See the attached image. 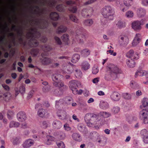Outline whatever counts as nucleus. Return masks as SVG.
I'll list each match as a JSON object with an SVG mask.
<instances>
[{
    "label": "nucleus",
    "instance_id": "nucleus-1",
    "mask_svg": "<svg viewBox=\"0 0 148 148\" xmlns=\"http://www.w3.org/2000/svg\"><path fill=\"white\" fill-rule=\"evenodd\" d=\"M100 116L91 113H88L86 114L84 120L88 125L91 127L92 124H95V122L99 121Z\"/></svg>",
    "mask_w": 148,
    "mask_h": 148
},
{
    "label": "nucleus",
    "instance_id": "nucleus-2",
    "mask_svg": "<svg viewBox=\"0 0 148 148\" xmlns=\"http://www.w3.org/2000/svg\"><path fill=\"white\" fill-rule=\"evenodd\" d=\"M40 33L37 31L36 28H32L29 30L27 34L28 38H31L32 41V43L33 47H36L38 45V42L35 40V38H38L40 36Z\"/></svg>",
    "mask_w": 148,
    "mask_h": 148
},
{
    "label": "nucleus",
    "instance_id": "nucleus-3",
    "mask_svg": "<svg viewBox=\"0 0 148 148\" xmlns=\"http://www.w3.org/2000/svg\"><path fill=\"white\" fill-rule=\"evenodd\" d=\"M114 12V8L109 5L105 6L102 11V14L103 17L109 20L113 19Z\"/></svg>",
    "mask_w": 148,
    "mask_h": 148
},
{
    "label": "nucleus",
    "instance_id": "nucleus-4",
    "mask_svg": "<svg viewBox=\"0 0 148 148\" xmlns=\"http://www.w3.org/2000/svg\"><path fill=\"white\" fill-rule=\"evenodd\" d=\"M80 84L79 82L76 80H72L69 82V87L74 94L81 95L82 93L83 90H82L80 89L78 91L77 88Z\"/></svg>",
    "mask_w": 148,
    "mask_h": 148
},
{
    "label": "nucleus",
    "instance_id": "nucleus-5",
    "mask_svg": "<svg viewBox=\"0 0 148 148\" xmlns=\"http://www.w3.org/2000/svg\"><path fill=\"white\" fill-rule=\"evenodd\" d=\"M108 70L113 74H116L118 73H121L122 71L120 69L117 67L116 66L113 64H110L108 67Z\"/></svg>",
    "mask_w": 148,
    "mask_h": 148
},
{
    "label": "nucleus",
    "instance_id": "nucleus-6",
    "mask_svg": "<svg viewBox=\"0 0 148 148\" xmlns=\"http://www.w3.org/2000/svg\"><path fill=\"white\" fill-rule=\"evenodd\" d=\"M139 115L143 119L144 123H148V110L143 109L140 112Z\"/></svg>",
    "mask_w": 148,
    "mask_h": 148
},
{
    "label": "nucleus",
    "instance_id": "nucleus-7",
    "mask_svg": "<svg viewBox=\"0 0 148 148\" xmlns=\"http://www.w3.org/2000/svg\"><path fill=\"white\" fill-rule=\"evenodd\" d=\"M144 75H145L146 77L148 79V73L145 70L139 69L136 72L135 77L136 78L138 76H142ZM143 83L148 84V81L144 82Z\"/></svg>",
    "mask_w": 148,
    "mask_h": 148
},
{
    "label": "nucleus",
    "instance_id": "nucleus-8",
    "mask_svg": "<svg viewBox=\"0 0 148 148\" xmlns=\"http://www.w3.org/2000/svg\"><path fill=\"white\" fill-rule=\"evenodd\" d=\"M142 21H135L132 23V28L135 31H140L142 28Z\"/></svg>",
    "mask_w": 148,
    "mask_h": 148
},
{
    "label": "nucleus",
    "instance_id": "nucleus-9",
    "mask_svg": "<svg viewBox=\"0 0 148 148\" xmlns=\"http://www.w3.org/2000/svg\"><path fill=\"white\" fill-rule=\"evenodd\" d=\"M116 77L117 75L116 74H113L108 70L107 73L105 75V79L106 80L109 81L114 80Z\"/></svg>",
    "mask_w": 148,
    "mask_h": 148
},
{
    "label": "nucleus",
    "instance_id": "nucleus-10",
    "mask_svg": "<svg viewBox=\"0 0 148 148\" xmlns=\"http://www.w3.org/2000/svg\"><path fill=\"white\" fill-rule=\"evenodd\" d=\"M17 117L18 120L20 122H23L27 119L26 114L22 112H20L18 113L17 114Z\"/></svg>",
    "mask_w": 148,
    "mask_h": 148
},
{
    "label": "nucleus",
    "instance_id": "nucleus-11",
    "mask_svg": "<svg viewBox=\"0 0 148 148\" xmlns=\"http://www.w3.org/2000/svg\"><path fill=\"white\" fill-rule=\"evenodd\" d=\"M53 84L55 86L59 88L63 87V88L66 89L68 88L67 86L64 85V82L61 81L59 82H53Z\"/></svg>",
    "mask_w": 148,
    "mask_h": 148
},
{
    "label": "nucleus",
    "instance_id": "nucleus-12",
    "mask_svg": "<svg viewBox=\"0 0 148 148\" xmlns=\"http://www.w3.org/2000/svg\"><path fill=\"white\" fill-rule=\"evenodd\" d=\"M57 115L60 119L64 120L66 118V113L63 110L58 111L57 112Z\"/></svg>",
    "mask_w": 148,
    "mask_h": 148
},
{
    "label": "nucleus",
    "instance_id": "nucleus-13",
    "mask_svg": "<svg viewBox=\"0 0 148 148\" xmlns=\"http://www.w3.org/2000/svg\"><path fill=\"white\" fill-rule=\"evenodd\" d=\"M34 141L32 139H29L26 140L24 143L23 146L24 148H29L34 144Z\"/></svg>",
    "mask_w": 148,
    "mask_h": 148
},
{
    "label": "nucleus",
    "instance_id": "nucleus-14",
    "mask_svg": "<svg viewBox=\"0 0 148 148\" xmlns=\"http://www.w3.org/2000/svg\"><path fill=\"white\" fill-rule=\"evenodd\" d=\"M119 42L122 45H127L128 43L129 39L127 36H123L121 37L119 40Z\"/></svg>",
    "mask_w": 148,
    "mask_h": 148
},
{
    "label": "nucleus",
    "instance_id": "nucleus-15",
    "mask_svg": "<svg viewBox=\"0 0 148 148\" xmlns=\"http://www.w3.org/2000/svg\"><path fill=\"white\" fill-rule=\"evenodd\" d=\"M110 97L114 101H119L120 98V95L119 93L116 92H113L110 96Z\"/></svg>",
    "mask_w": 148,
    "mask_h": 148
},
{
    "label": "nucleus",
    "instance_id": "nucleus-16",
    "mask_svg": "<svg viewBox=\"0 0 148 148\" xmlns=\"http://www.w3.org/2000/svg\"><path fill=\"white\" fill-rule=\"evenodd\" d=\"M72 137L75 140L80 142L82 140V137L80 134L77 133H73L72 135Z\"/></svg>",
    "mask_w": 148,
    "mask_h": 148
},
{
    "label": "nucleus",
    "instance_id": "nucleus-17",
    "mask_svg": "<svg viewBox=\"0 0 148 148\" xmlns=\"http://www.w3.org/2000/svg\"><path fill=\"white\" fill-rule=\"evenodd\" d=\"M48 114L47 110L42 108L39 109L38 112V115L41 117H44Z\"/></svg>",
    "mask_w": 148,
    "mask_h": 148
},
{
    "label": "nucleus",
    "instance_id": "nucleus-18",
    "mask_svg": "<svg viewBox=\"0 0 148 148\" xmlns=\"http://www.w3.org/2000/svg\"><path fill=\"white\" fill-rule=\"evenodd\" d=\"M90 67V65L89 63L87 61L83 62L81 65L82 69L86 71L89 69Z\"/></svg>",
    "mask_w": 148,
    "mask_h": 148
},
{
    "label": "nucleus",
    "instance_id": "nucleus-19",
    "mask_svg": "<svg viewBox=\"0 0 148 148\" xmlns=\"http://www.w3.org/2000/svg\"><path fill=\"white\" fill-rule=\"evenodd\" d=\"M126 64L130 68H133L135 65V63L134 61L131 59H129L127 60Z\"/></svg>",
    "mask_w": 148,
    "mask_h": 148
},
{
    "label": "nucleus",
    "instance_id": "nucleus-20",
    "mask_svg": "<svg viewBox=\"0 0 148 148\" xmlns=\"http://www.w3.org/2000/svg\"><path fill=\"white\" fill-rule=\"evenodd\" d=\"M53 60L48 57L43 58L42 60V63L44 64H48L53 62Z\"/></svg>",
    "mask_w": 148,
    "mask_h": 148
},
{
    "label": "nucleus",
    "instance_id": "nucleus-21",
    "mask_svg": "<svg viewBox=\"0 0 148 148\" xmlns=\"http://www.w3.org/2000/svg\"><path fill=\"white\" fill-rule=\"evenodd\" d=\"M146 13L145 10L142 8H139L137 11V14L139 17H142L144 16Z\"/></svg>",
    "mask_w": 148,
    "mask_h": 148
},
{
    "label": "nucleus",
    "instance_id": "nucleus-22",
    "mask_svg": "<svg viewBox=\"0 0 148 148\" xmlns=\"http://www.w3.org/2000/svg\"><path fill=\"white\" fill-rule=\"evenodd\" d=\"M67 29L66 27L61 25L58 28L57 32L58 34H60V33L64 32L66 31Z\"/></svg>",
    "mask_w": 148,
    "mask_h": 148
},
{
    "label": "nucleus",
    "instance_id": "nucleus-23",
    "mask_svg": "<svg viewBox=\"0 0 148 148\" xmlns=\"http://www.w3.org/2000/svg\"><path fill=\"white\" fill-rule=\"evenodd\" d=\"M50 17L52 20H57L58 18L59 15L56 12H53L50 14Z\"/></svg>",
    "mask_w": 148,
    "mask_h": 148
},
{
    "label": "nucleus",
    "instance_id": "nucleus-24",
    "mask_svg": "<svg viewBox=\"0 0 148 148\" xmlns=\"http://www.w3.org/2000/svg\"><path fill=\"white\" fill-rule=\"evenodd\" d=\"M61 76V75L58 74H54L52 75V79L53 82L58 81L59 78Z\"/></svg>",
    "mask_w": 148,
    "mask_h": 148
},
{
    "label": "nucleus",
    "instance_id": "nucleus-25",
    "mask_svg": "<svg viewBox=\"0 0 148 148\" xmlns=\"http://www.w3.org/2000/svg\"><path fill=\"white\" fill-rule=\"evenodd\" d=\"M53 126L57 129L60 128L62 126V123L58 121H54L53 123Z\"/></svg>",
    "mask_w": 148,
    "mask_h": 148
},
{
    "label": "nucleus",
    "instance_id": "nucleus-26",
    "mask_svg": "<svg viewBox=\"0 0 148 148\" xmlns=\"http://www.w3.org/2000/svg\"><path fill=\"white\" fill-rule=\"evenodd\" d=\"M80 56L77 54H75L73 55L71 62L73 63L76 62L80 58Z\"/></svg>",
    "mask_w": 148,
    "mask_h": 148
},
{
    "label": "nucleus",
    "instance_id": "nucleus-27",
    "mask_svg": "<svg viewBox=\"0 0 148 148\" xmlns=\"http://www.w3.org/2000/svg\"><path fill=\"white\" fill-rule=\"evenodd\" d=\"M75 74L76 77L77 78H81L82 76V73L79 69H76L75 71Z\"/></svg>",
    "mask_w": 148,
    "mask_h": 148
},
{
    "label": "nucleus",
    "instance_id": "nucleus-28",
    "mask_svg": "<svg viewBox=\"0 0 148 148\" xmlns=\"http://www.w3.org/2000/svg\"><path fill=\"white\" fill-rule=\"evenodd\" d=\"M62 41L65 42H67L69 40V36L67 34H64L61 37Z\"/></svg>",
    "mask_w": 148,
    "mask_h": 148
},
{
    "label": "nucleus",
    "instance_id": "nucleus-29",
    "mask_svg": "<svg viewBox=\"0 0 148 148\" xmlns=\"http://www.w3.org/2000/svg\"><path fill=\"white\" fill-rule=\"evenodd\" d=\"M75 66L71 65L67 67L66 70V73L70 74L73 71L74 68H75Z\"/></svg>",
    "mask_w": 148,
    "mask_h": 148
},
{
    "label": "nucleus",
    "instance_id": "nucleus-30",
    "mask_svg": "<svg viewBox=\"0 0 148 148\" xmlns=\"http://www.w3.org/2000/svg\"><path fill=\"white\" fill-rule=\"evenodd\" d=\"M84 12H87V14H88V16L91 15L93 13V10L91 8L83 9L82 11V14H84Z\"/></svg>",
    "mask_w": 148,
    "mask_h": 148
},
{
    "label": "nucleus",
    "instance_id": "nucleus-31",
    "mask_svg": "<svg viewBox=\"0 0 148 148\" xmlns=\"http://www.w3.org/2000/svg\"><path fill=\"white\" fill-rule=\"evenodd\" d=\"M86 40V37L84 35L80 36L78 39H77V41L78 43L80 44H83L84 41Z\"/></svg>",
    "mask_w": 148,
    "mask_h": 148
},
{
    "label": "nucleus",
    "instance_id": "nucleus-32",
    "mask_svg": "<svg viewBox=\"0 0 148 148\" xmlns=\"http://www.w3.org/2000/svg\"><path fill=\"white\" fill-rule=\"evenodd\" d=\"M93 22L92 19H89L85 20L84 21V24L87 26H90L93 23Z\"/></svg>",
    "mask_w": 148,
    "mask_h": 148
},
{
    "label": "nucleus",
    "instance_id": "nucleus-33",
    "mask_svg": "<svg viewBox=\"0 0 148 148\" xmlns=\"http://www.w3.org/2000/svg\"><path fill=\"white\" fill-rule=\"evenodd\" d=\"M19 125L20 124L19 123L14 121H11L10 123L9 126L10 127H18Z\"/></svg>",
    "mask_w": 148,
    "mask_h": 148
},
{
    "label": "nucleus",
    "instance_id": "nucleus-34",
    "mask_svg": "<svg viewBox=\"0 0 148 148\" xmlns=\"http://www.w3.org/2000/svg\"><path fill=\"white\" fill-rule=\"evenodd\" d=\"M100 106L102 108L105 109L108 107V104L106 102L101 101L100 103Z\"/></svg>",
    "mask_w": 148,
    "mask_h": 148
},
{
    "label": "nucleus",
    "instance_id": "nucleus-35",
    "mask_svg": "<svg viewBox=\"0 0 148 148\" xmlns=\"http://www.w3.org/2000/svg\"><path fill=\"white\" fill-rule=\"evenodd\" d=\"M90 53V51L87 49H84L82 51V54L85 56L89 55Z\"/></svg>",
    "mask_w": 148,
    "mask_h": 148
},
{
    "label": "nucleus",
    "instance_id": "nucleus-36",
    "mask_svg": "<svg viewBox=\"0 0 148 148\" xmlns=\"http://www.w3.org/2000/svg\"><path fill=\"white\" fill-rule=\"evenodd\" d=\"M134 13L132 11H128L126 12L125 16L128 18H131L134 16Z\"/></svg>",
    "mask_w": 148,
    "mask_h": 148
},
{
    "label": "nucleus",
    "instance_id": "nucleus-37",
    "mask_svg": "<svg viewBox=\"0 0 148 148\" xmlns=\"http://www.w3.org/2000/svg\"><path fill=\"white\" fill-rule=\"evenodd\" d=\"M99 71L98 66L97 65H94L92 69V72L93 74H96Z\"/></svg>",
    "mask_w": 148,
    "mask_h": 148
},
{
    "label": "nucleus",
    "instance_id": "nucleus-38",
    "mask_svg": "<svg viewBox=\"0 0 148 148\" xmlns=\"http://www.w3.org/2000/svg\"><path fill=\"white\" fill-rule=\"evenodd\" d=\"M120 110V108L119 107L115 106L113 107L112 112L114 114L118 113Z\"/></svg>",
    "mask_w": 148,
    "mask_h": 148
},
{
    "label": "nucleus",
    "instance_id": "nucleus-39",
    "mask_svg": "<svg viewBox=\"0 0 148 148\" xmlns=\"http://www.w3.org/2000/svg\"><path fill=\"white\" fill-rule=\"evenodd\" d=\"M143 106L146 107L148 110V99L146 98L144 99L142 102Z\"/></svg>",
    "mask_w": 148,
    "mask_h": 148
},
{
    "label": "nucleus",
    "instance_id": "nucleus-40",
    "mask_svg": "<svg viewBox=\"0 0 148 148\" xmlns=\"http://www.w3.org/2000/svg\"><path fill=\"white\" fill-rule=\"evenodd\" d=\"M116 25L119 28H121L124 27L125 25V23L121 21H118L116 24Z\"/></svg>",
    "mask_w": 148,
    "mask_h": 148
},
{
    "label": "nucleus",
    "instance_id": "nucleus-41",
    "mask_svg": "<svg viewBox=\"0 0 148 148\" xmlns=\"http://www.w3.org/2000/svg\"><path fill=\"white\" fill-rule=\"evenodd\" d=\"M100 115L103 117L105 118H108L111 116L110 113L106 112H101Z\"/></svg>",
    "mask_w": 148,
    "mask_h": 148
},
{
    "label": "nucleus",
    "instance_id": "nucleus-42",
    "mask_svg": "<svg viewBox=\"0 0 148 148\" xmlns=\"http://www.w3.org/2000/svg\"><path fill=\"white\" fill-rule=\"evenodd\" d=\"M104 138L103 136H98L96 139V141L99 143H103Z\"/></svg>",
    "mask_w": 148,
    "mask_h": 148
},
{
    "label": "nucleus",
    "instance_id": "nucleus-43",
    "mask_svg": "<svg viewBox=\"0 0 148 148\" xmlns=\"http://www.w3.org/2000/svg\"><path fill=\"white\" fill-rule=\"evenodd\" d=\"M11 141L14 145H17L20 143V140L18 138H14L11 139Z\"/></svg>",
    "mask_w": 148,
    "mask_h": 148
},
{
    "label": "nucleus",
    "instance_id": "nucleus-44",
    "mask_svg": "<svg viewBox=\"0 0 148 148\" xmlns=\"http://www.w3.org/2000/svg\"><path fill=\"white\" fill-rule=\"evenodd\" d=\"M70 18L71 21L77 23L79 22L78 19L75 16L73 15H70Z\"/></svg>",
    "mask_w": 148,
    "mask_h": 148
},
{
    "label": "nucleus",
    "instance_id": "nucleus-45",
    "mask_svg": "<svg viewBox=\"0 0 148 148\" xmlns=\"http://www.w3.org/2000/svg\"><path fill=\"white\" fill-rule=\"evenodd\" d=\"M14 114V113L13 111L11 110H8V111L7 116L8 118L9 119H11Z\"/></svg>",
    "mask_w": 148,
    "mask_h": 148
},
{
    "label": "nucleus",
    "instance_id": "nucleus-46",
    "mask_svg": "<svg viewBox=\"0 0 148 148\" xmlns=\"http://www.w3.org/2000/svg\"><path fill=\"white\" fill-rule=\"evenodd\" d=\"M134 39L140 42L141 39V34L139 33L136 34Z\"/></svg>",
    "mask_w": 148,
    "mask_h": 148
},
{
    "label": "nucleus",
    "instance_id": "nucleus-47",
    "mask_svg": "<svg viewBox=\"0 0 148 148\" xmlns=\"http://www.w3.org/2000/svg\"><path fill=\"white\" fill-rule=\"evenodd\" d=\"M140 134L143 137L148 135V132L146 130L144 129L141 131Z\"/></svg>",
    "mask_w": 148,
    "mask_h": 148
},
{
    "label": "nucleus",
    "instance_id": "nucleus-48",
    "mask_svg": "<svg viewBox=\"0 0 148 148\" xmlns=\"http://www.w3.org/2000/svg\"><path fill=\"white\" fill-rule=\"evenodd\" d=\"M39 52V51L38 49H32L31 51V54L34 56H36Z\"/></svg>",
    "mask_w": 148,
    "mask_h": 148
},
{
    "label": "nucleus",
    "instance_id": "nucleus-49",
    "mask_svg": "<svg viewBox=\"0 0 148 148\" xmlns=\"http://www.w3.org/2000/svg\"><path fill=\"white\" fill-rule=\"evenodd\" d=\"M54 40L56 41V42L59 45H61L62 42L60 39V38L57 36H55L54 37Z\"/></svg>",
    "mask_w": 148,
    "mask_h": 148
},
{
    "label": "nucleus",
    "instance_id": "nucleus-50",
    "mask_svg": "<svg viewBox=\"0 0 148 148\" xmlns=\"http://www.w3.org/2000/svg\"><path fill=\"white\" fill-rule=\"evenodd\" d=\"M69 10L71 12L75 13L77 12V8L76 7L74 6L73 7H70L69 8Z\"/></svg>",
    "mask_w": 148,
    "mask_h": 148
},
{
    "label": "nucleus",
    "instance_id": "nucleus-51",
    "mask_svg": "<svg viewBox=\"0 0 148 148\" xmlns=\"http://www.w3.org/2000/svg\"><path fill=\"white\" fill-rule=\"evenodd\" d=\"M56 9L58 11H62L64 9V7L62 5H60L56 7Z\"/></svg>",
    "mask_w": 148,
    "mask_h": 148
},
{
    "label": "nucleus",
    "instance_id": "nucleus-52",
    "mask_svg": "<svg viewBox=\"0 0 148 148\" xmlns=\"http://www.w3.org/2000/svg\"><path fill=\"white\" fill-rule=\"evenodd\" d=\"M57 146L59 148H65V147L64 143L62 142L58 143H57Z\"/></svg>",
    "mask_w": 148,
    "mask_h": 148
},
{
    "label": "nucleus",
    "instance_id": "nucleus-53",
    "mask_svg": "<svg viewBox=\"0 0 148 148\" xmlns=\"http://www.w3.org/2000/svg\"><path fill=\"white\" fill-rule=\"evenodd\" d=\"M132 57L130 59H136L137 60L139 58V56H138V54L137 52H135L132 55Z\"/></svg>",
    "mask_w": 148,
    "mask_h": 148
},
{
    "label": "nucleus",
    "instance_id": "nucleus-54",
    "mask_svg": "<svg viewBox=\"0 0 148 148\" xmlns=\"http://www.w3.org/2000/svg\"><path fill=\"white\" fill-rule=\"evenodd\" d=\"M65 130L67 131H69L71 130V128L69 126V125L68 124H65L64 125Z\"/></svg>",
    "mask_w": 148,
    "mask_h": 148
},
{
    "label": "nucleus",
    "instance_id": "nucleus-55",
    "mask_svg": "<svg viewBox=\"0 0 148 148\" xmlns=\"http://www.w3.org/2000/svg\"><path fill=\"white\" fill-rule=\"evenodd\" d=\"M55 3V1L51 0L48 2V5L50 7H52L54 5Z\"/></svg>",
    "mask_w": 148,
    "mask_h": 148
},
{
    "label": "nucleus",
    "instance_id": "nucleus-56",
    "mask_svg": "<svg viewBox=\"0 0 148 148\" xmlns=\"http://www.w3.org/2000/svg\"><path fill=\"white\" fill-rule=\"evenodd\" d=\"M78 129L80 132H83L85 130V128L82 125L80 124L78 126Z\"/></svg>",
    "mask_w": 148,
    "mask_h": 148
},
{
    "label": "nucleus",
    "instance_id": "nucleus-57",
    "mask_svg": "<svg viewBox=\"0 0 148 148\" xmlns=\"http://www.w3.org/2000/svg\"><path fill=\"white\" fill-rule=\"evenodd\" d=\"M49 125V124L48 122H47L46 121H44L42 123L41 126L42 127L46 128Z\"/></svg>",
    "mask_w": 148,
    "mask_h": 148
},
{
    "label": "nucleus",
    "instance_id": "nucleus-58",
    "mask_svg": "<svg viewBox=\"0 0 148 148\" xmlns=\"http://www.w3.org/2000/svg\"><path fill=\"white\" fill-rule=\"evenodd\" d=\"M50 86H45L43 87L42 88V90L44 92H47L50 91Z\"/></svg>",
    "mask_w": 148,
    "mask_h": 148
},
{
    "label": "nucleus",
    "instance_id": "nucleus-59",
    "mask_svg": "<svg viewBox=\"0 0 148 148\" xmlns=\"http://www.w3.org/2000/svg\"><path fill=\"white\" fill-rule=\"evenodd\" d=\"M134 52L132 50H130L127 53V56L130 58L132 57V55L134 53Z\"/></svg>",
    "mask_w": 148,
    "mask_h": 148
},
{
    "label": "nucleus",
    "instance_id": "nucleus-60",
    "mask_svg": "<svg viewBox=\"0 0 148 148\" xmlns=\"http://www.w3.org/2000/svg\"><path fill=\"white\" fill-rule=\"evenodd\" d=\"M124 3L126 6L129 7L131 6L132 3H130L129 0H124Z\"/></svg>",
    "mask_w": 148,
    "mask_h": 148
},
{
    "label": "nucleus",
    "instance_id": "nucleus-61",
    "mask_svg": "<svg viewBox=\"0 0 148 148\" xmlns=\"http://www.w3.org/2000/svg\"><path fill=\"white\" fill-rule=\"evenodd\" d=\"M143 140L144 142L146 143H148V134L145 136L142 137Z\"/></svg>",
    "mask_w": 148,
    "mask_h": 148
},
{
    "label": "nucleus",
    "instance_id": "nucleus-62",
    "mask_svg": "<svg viewBox=\"0 0 148 148\" xmlns=\"http://www.w3.org/2000/svg\"><path fill=\"white\" fill-rule=\"evenodd\" d=\"M124 97L126 99H130L131 98V95L128 93H125L123 95Z\"/></svg>",
    "mask_w": 148,
    "mask_h": 148
},
{
    "label": "nucleus",
    "instance_id": "nucleus-63",
    "mask_svg": "<svg viewBox=\"0 0 148 148\" xmlns=\"http://www.w3.org/2000/svg\"><path fill=\"white\" fill-rule=\"evenodd\" d=\"M139 42H139L138 41H137V40H135V39H134L132 42V45L134 46H136L138 43H139Z\"/></svg>",
    "mask_w": 148,
    "mask_h": 148
},
{
    "label": "nucleus",
    "instance_id": "nucleus-64",
    "mask_svg": "<svg viewBox=\"0 0 148 148\" xmlns=\"http://www.w3.org/2000/svg\"><path fill=\"white\" fill-rule=\"evenodd\" d=\"M20 92L21 93H23L25 91V87L23 86H21L19 88Z\"/></svg>",
    "mask_w": 148,
    "mask_h": 148
}]
</instances>
